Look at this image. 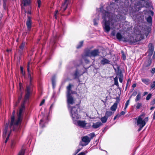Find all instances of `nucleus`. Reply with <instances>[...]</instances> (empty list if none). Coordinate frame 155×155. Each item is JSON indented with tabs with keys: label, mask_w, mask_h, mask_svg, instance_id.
<instances>
[{
	"label": "nucleus",
	"mask_w": 155,
	"mask_h": 155,
	"mask_svg": "<svg viewBox=\"0 0 155 155\" xmlns=\"http://www.w3.org/2000/svg\"><path fill=\"white\" fill-rule=\"evenodd\" d=\"M117 5L114 3L110 4L107 8L106 11L104 10L102 12V18L103 19V27L104 31L108 33L110 29L113 30L116 28L117 25V22L123 21L126 19V17L120 14L113 15L115 12L119 10L115 8Z\"/></svg>",
	"instance_id": "obj_1"
},
{
	"label": "nucleus",
	"mask_w": 155,
	"mask_h": 155,
	"mask_svg": "<svg viewBox=\"0 0 155 155\" xmlns=\"http://www.w3.org/2000/svg\"><path fill=\"white\" fill-rule=\"evenodd\" d=\"M70 108H71V115L72 119L74 120H76L79 117L78 112L80 111V109L78 105L76 104L75 106L71 107Z\"/></svg>",
	"instance_id": "obj_2"
},
{
	"label": "nucleus",
	"mask_w": 155,
	"mask_h": 155,
	"mask_svg": "<svg viewBox=\"0 0 155 155\" xmlns=\"http://www.w3.org/2000/svg\"><path fill=\"white\" fill-rule=\"evenodd\" d=\"M15 111L13 110L12 114V115L11 117V120L10 124L9 126V127L11 129L10 131H11L12 130L15 131L16 132H18L19 130H18L17 129L16 127H14L15 124L16 122L15 121Z\"/></svg>",
	"instance_id": "obj_3"
},
{
	"label": "nucleus",
	"mask_w": 155,
	"mask_h": 155,
	"mask_svg": "<svg viewBox=\"0 0 155 155\" xmlns=\"http://www.w3.org/2000/svg\"><path fill=\"white\" fill-rule=\"evenodd\" d=\"M23 110V108H21L19 111V113L18 114V119L16 121L14 127H16L17 129L19 130L20 129V126L19 125L21 121V114Z\"/></svg>",
	"instance_id": "obj_4"
},
{
	"label": "nucleus",
	"mask_w": 155,
	"mask_h": 155,
	"mask_svg": "<svg viewBox=\"0 0 155 155\" xmlns=\"http://www.w3.org/2000/svg\"><path fill=\"white\" fill-rule=\"evenodd\" d=\"M82 141L84 143H83L81 141L79 143V145L82 146H84L87 145L90 142L91 139L88 136H84L82 137Z\"/></svg>",
	"instance_id": "obj_5"
},
{
	"label": "nucleus",
	"mask_w": 155,
	"mask_h": 155,
	"mask_svg": "<svg viewBox=\"0 0 155 155\" xmlns=\"http://www.w3.org/2000/svg\"><path fill=\"white\" fill-rule=\"evenodd\" d=\"M152 62V59L150 58L144 64L142 68V70L144 72H146L148 69V67L149 66Z\"/></svg>",
	"instance_id": "obj_6"
},
{
	"label": "nucleus",
	"mask_w": 155,
	"mask_h": 155,
	"mask_svg": "<svg viewBox=\"0 0 155 155\" xmlns=\"http://www.w3.org/2000/svg\"><path fill=\"white\" fill-rule=\"evenodd\" d=\"M67 102L68 104L69 108L71 107L70 105H72L74 103V100L73 97L70 95H67Z\"/></svg>",
	"instance_id": "obj_7"
},
{
	"label": "nucleus",
	"mask_w": 155,
	"mask_h": 155,
	"mask_svg": "<svg viewBox=\"0 0 155 155\" xmlns=\"http://www.w3.org/2000/svg\"><path fill=\"white\" fill-rule=\"evenodd\" d=\"M143 115H141L138 117L137 121V125H139V126L142 125L143 127H144L145 125L146 122L145 121L143 120V119L141 117Z\"/></svg>",
	"instance_id": "obj_8"
},
{
	"label": "nucleus",
	"mask_w": 155,
	"mask_h": 155,
	"mask_svg": "<svg viewBox=\"0 0 155 155\" xmlns=\"http://www.w3.org/2000/svg\"><path fill=\"white\" fill-rule=\"evenodd\" d=\"M115 99L116 100V102L114 103V104L110 107V110H111L113 111H115L116 110V109L117 108L118 104L119 103L120 101L119 97H116Z\"/></svg>",
	"instance_id": "obj_9"
},
{
	"label": "nucleus",
	"mask_w": 155,
	"mask_h": 155,
	"mask_svg": "<svg viewBox=\"0 0 155 155\" xmlns=\"http://www.w3.org/2000/svg\"><path fill=\"white\" fill-rule=\"evenodd\" d=\"M100 52L99 50L98 49H95L92 50L91 55V57H95L99 55Z\"/></svg>",
	"instance_id": "obj_10"
},
{
	"label": "nucleus",
	"mask_w": 155,
	"mask_h": 155,
	"mask_svg": "<svg viewBox=\"0 0 155 155\" xmlns=\"http://www.w3.org/2000/svg\"><path fill=\"white\" fill-rule=\"evenodd\" d=\"M69 0H65L64 3L62 4L61 10L63 12H64L67 8Z\"/></svg>",
	"instance_id": "obj_11"
},
{
	"label": "nucleus",
	"mask_w": 155,
	"mask_h": 155,
	"mask_svg": "<svg viewBox=\"0 0 155 155\" xmlns=\"http://www.w3.org/2000/svg\"><path fill=\"white\" fill-rule=\"evenodd\" d=\"M28 19L26 21V25L27 26L28 29V31H30L31 28V18L28 16Z\"/></svg>",
	"instance_id": "obj_12"
},
{
	"label": "nucleus",
	"mask_w": 155,
	"mask_h": 155,
	"mask_svg": "<svg viewBox=\"0 0 155 155\" xmlns=\"http://www.w3.org/2000/svg\"><path fill=\"white\" fill-rule=\"evenodd\" d=\"M80 73V71L78 69H76L75 70L74 72V73L73 75L74 76V79H78L82 75Z\"/></svg>",
	"instance_id": "obj_13"
},
{
	"label": "nucleus",
	"mask_w": 155,
	"mask_h": 155,
	"mask_svg": "<svg viewBox=\"0 0 155 155\" xmlns=\"http://www.w3.org/2000/svg\"><path fill=\"white\" fill-rule=\"evenodd\" d=\"M143 7L141 5H140L139 2H137L135 5L134 8L136 11L138 12L141 10V8Z\"/></svg>",
	"instance_id": "obj_14"
},
{
	"label": "nucleus",
	"mask_w": 155,
	"mask_h": 155,
	"mask_svg": "<svg viewBox=\"0 0 155 155\" xmlns=\"http://www.w3.org/2000/svg\"><path fill=\"white\" fill-rule=\"evenodd\" d=\"M73 85L71 84H69L68 85L67 87V95H70L71 93L72 92L71 87Z\"/></svg>",
	"instance_id": "obj_15"
},
{
	"label": "nucleus",
	"mask_w": 155,
	"mask_h": 155,
	"mask_svg": "<svg viewBox=\"0 0 155 155\" xmlns=\"http://www.w3.org/2000/svg\"><path fill=\"white\" fill-rule=\"evenodd\" d=\"M77 123L78 126L82 127H84L86 124L85 121H81V120H78L77 121Z\"/></svg>",
	"instance_id": "obj_16"
},
{
	"label": "nucleus",
	"mask_w": 155,
	"mask_h": 155,
	"mask_svg": "<svg viewBox=\"0 0 155 155\" xmlns=\"http://www.w3.org/2000/svg\"><path fill=\"white\" fill-rule=\"evenodd\" d=\"M117 71L116 72L117 75L118 76V78L123 77V75L122 73V71L119 67L117 68Z\"/></svg>",
	"instance_id": "obj_17"
},
{
	"label": "nucleus",
	"mask_w": 155,
	"mask_h": 155,
	"mask_svg": "<svg viewBox=\"0 0 155 155\" xmlns=\"http://www.w3.org/2000/svg\"><path fill=\"white\" fill-rule=\"evenodd\" d=\"M27 71L28 72V78H29L30 80V85H31L32 83V78L31 76V74L29 73V64H28V65L27 66Z\"/></svg>",
	"instance_id": "obj_18"
},
{
	"label": "nucleus",
	"mask_w": 155,
	"mask_h": 155,
	"mask_svg": "<svg viewBox=\"0 0 155 155\" xmlns=\"http://www.w3.org/2000/svg\"><path fill=\"white\" fill-rule=\"evenodd\" d=\"M102 125V124L101 122H98L95 123H94L92 125V127L94 129H97Z\"/></svg>",
	"instance_id": "obj_19"
},
{
	"label": "nucleus",
	"mask_w": 155,
	"mask_h": 155,
	"mask_svg": "<svg viewBox=\"0 0 155 155\" xmlns=\"http://www.w3.org/2000/svg\"><path fill=\"white\" fill-rule=\"evenodd\" d=\"M110 61L105 58H103L101 61V64L104 65L106 64H109Z\"/></svg>",
	"instance_id": "obj_20"
},
{
	"label": "nucleus",
	"mask_w": 155,
	"mask_h": 155,
	"mask_svg": "<svg viewBox=\"0 0 155 155\" xmlns=\"http://www.w3.org/2000/svg\"><path fill=\"white\" fill-rule=\"evenodd\" d=\"M92 50H91L89 49H87L85 50V54L86 56L90 57H91V52Z\"/></svg>",
	"instance_id": "obj_21"
},
{
	"label": "nucleus",
	"mask_w": 155,
	"mask_h": 155,
	"mask_svg": "<svg viewBox=\"0 0 155 155\" xmlns=\"http://www.w3.org/2000/svg\"><path fill=\"white\" fill-rule=\"evenodd\" d=\"M8 123H7L5 125V127L4 130V133L3 134V137H6L7 133L8 131Z\"/></svg>",
	"instance_id": "obj_22"
},
{
	"label": "nucleus",
	"mask_w": 155,
	"mask_h": 155,
	"mask_svg": "<svg viewBox=\"0 0 155 155\" xmlns=\"http://www.w3.org/2000/svg\"><path fill=\"white\" fill-rule=\"evenodd\" d=\"M142 82L146 85H148L150 83V80L147 78H142Z\"/></svg>",
	"instance_id": "obj_23"
},
{
	"label": "nucleus",
	"mask_w": 155,
	"mask_h": 155,
	"mask_svg": "<svg viewBox=\"0 0 155 155\" xmlns=\"http://www.w3.org/2000/svg\"><path fill=\"white\" fill-rule=\"evenodd\" d=\"M151 28L149 27L147 28L146 30L145 31V32L144 33L145 35L146 38H147L149 33L150 32Z\"/></svg>",
	"instance_id": "obj_24"
},
{
	"label": "nucleus",
	"mask_w": 155,
	"mask_h": 155,
	"mask_svg": "<svg viewBox=\"0 0 155 155\" xmlns=\"http://www.w3.org/2000/svg\"><path fill=\"white\" fill-rule=\"evenodd\" d=\"M149 51L153 52L154 47L153 45L151 43H150L149 44Z\"/></svg>",
	"instance_id": "obj_25"
},
{
	"label": "nucleus",
	"mask_w": 155,
	"mask_h": 155,
	"mask_svg": "<svg viewBox=\"0 0 155 155\" xmlns=\"http://www.w3.org/2000/svg\"><path fill=\"white\" fill-rule=\"evenodd\" d=\"M56 78L55 76H54L52 77L51 79L52 83V84L53 87L54 88L56 84Z\"/></svg>",
	"instance_id": "obj_26"
},
{
	"label": "nucleus",
	"mask_w": 155,
	"mask_h": 155,
	"mask_svg": "<svg viewBox=\"0 0 155 155\" xmlns=\"http://www.w3.org/2000/svg\"><path fill=\"white\" fill-rule=\"evenodd\" d=\"M116 36L117 39H118L119 41H121V39L123 37L122 36L120 33H117L116 34Z\"/></svg>",
	"instance_id": "obj_27"
},
{
	"label": "nucleus",
	"mask_w": 155,
	"mask_h": 155,
	"mask_svg": "<svg viewBox=\"0 0 155 155\" xmlns=\"http://www.w3.org/2000/svg\"><path fill=\"white\" fill-rule=\"evenodd\" d=\"M112 114V112L110 110L107 111L105 114V116L107 117L108 118L110 116H111Z\"/></svg>",
	"instance_id": "obj_28"
},
{
	"label": "nucleus",
	"mask_w": 155,
	"mask_h": 155,
	"mask_svg": "<svg viewBox=\"0 0 155 155\" xmlns=\"http://www.w3.org/2000/svg\"><path fill=\"white\" fill-rule=\"evenodd\" d=\"M30 3V0H23V5L26 6L29 5Z\"/></svg>",
	"instance_id": "obj_29"
},
{
	"label": "nucleus",
	"mask_w": 155,
	"mask_h": 155,
	"mask_svg": "<svg viewBox=\"0 0 155 155\" xmlns=\"http://www.w3.org/2000/svg\"><path fill=\"white\" fill-rule=\"evenodd\" d=\"M84 43L83 41H81L79 42L78 44L77 45L76 48L78 49L81 48L83 45Z\"/></svg>",
	"instance_id": "obj_30"
},
{
	"label": "nucleus",
	"mask_w": 155,
	"mask_h": 155,
	"mask_svg": "<svg viewBox=\"0 0 155 155\" xmlns=\"http://www.w3.org/2000/svg\"><path fill=\"white\" fill-rule=\"evenodd\" d=\"M25 151V149L22 147L21 150L18 153V155H24Z\"/></svg>",
	"instance_id": "obj_31"
},
{
	"label": "nucleus",
	"mask_w": 155,
	"mask_h": 155,
	"mask_svg": "<svg viewBox=\"0 0 155 155\" xmlns=\"http://www.w3.org/2000/svg\"><path fill=\"white\" fill-rule=\"evenodd\" d=\"M107 118H108L105 116L101 118V120L103 123H105L107 122Z\"/></svg>",
	"instance_id": "obj_32"
},
{
	"label": "nucleus",
	"mask_w": 155,
	"mask_h": 155,
	"mask_svg": "<svg viewBox=\"0 0 155 155\" xmlns=\"http://www.w3.org/2000/svg\"><path fill=\"white\" fill-rule=\"evenodd\" d=\"M16 144L15 141L13 140H12L11 141V147L12 149H13L15 146V145Z\"/></svg>",
	"instance_id": "obj_33"
},
{
	"label": "nucleus",
	"mask_w": 155,
	"mask_h": 155,
	"mask_svg": "<svg viewBox=\"0 0 155 155\" xmlns=\"http://www.w3.org/2000/svg\"><path fill=\"white\" fill-rule=\"evenodd\" d=\"M140 96H141V93L140 92H139V93H138V94L137 96L136 97V99H135V101L136 102L138 101L141 98Z\"/></svg>",
	"instance_id": "obj_34"
},
{
	"label": "nucleus",
	"mask_w": 155,
	"mask_h": 155,
	"mask_svg": "<svg viewBox=\"0 0 155 155\" xmlns=\"http://www.w3.org/2000/svg\"><path fill=\"white\" fill-rule=\"evenodd\" d=\"M25 45V42H23L22 43H21V45H20L19 46V48L20 49L23 50Z\"/></svg>",
	"instance_id": "obj_35"
},
{
	"label": "nucleus",
	"mask_w": 155,
	"mask_h": 155,
	"mask_svg": "<svg viewBox=\"0 0 155 155\" xmlns=\"http://www.w3.org/2000/svg\"><path fill=\"white\" fill-rule=\"evenodd\" d=\"M147 22L149 23H151L152 22V18L151 16H149V17L147 18Z\"/></svg>",
	"instance_id": "obj_36"
},
{
	"label": "nucleus",
	"mask_w": 155,
	"mask_h": 155,
	"mask_svg": "<svg viewBox=\"0 0 155 155\" xmlns=\"http://www.w3.org/2000/svg\"><path fill=\"white\" fill-rule=\"evenodd\" d=\"M152 94L151 93L149 94L147 96L146 98V100L147 101L149 100L151 98Z\"/></svg>",
	"instance_id": "obj_37"
},
{
	"label": "nucleus",
	"mask_w": 155,
	"mask_h": 155,
	"mask_svg": "<svg viewBox=\"0 0 155 155\" xmlns=\"http://www.w3.org/2000/svg\"><path fill=\"white\" fill-rule=\"evenodd\" d=\"M121 40L125 42H127L129 41V40L128 39L126 38H125L124 37H123L121 39Z\"/></svg>",
	"instance_id": "obj_38"
},
{
	"label": "nucleus",
	"mask_w": 155,
	"mask_h": 155,
	"mask_svg": "<svg viewBox=\"0 0 155 155\" xmlns=\"http://www.w3.org/2000/svg\"><path fill=\"white\" fill-rule=\"evenodd\" d=\"M30 93H27L25 94V100H28V99L29 95H30Z\"/></svg>",
	"instance_id": "obj_39"
},
{
	"label": "nucleus",
	"mask_w": 155,
	"mask_h": 155,
	"mask_svg": "<svg viewBox=\"0 0 155 155\" xmlns=\"http://www.w3.org/2000/svg\"><path fill=\"white\" fill-rule=\"evenodd\" d=\"M142 106V104L140 103H138L137 104L136 108L137 109H139Z\"/></svg>",
	"instance_id": "obj_40"
},
{
	"label": "nucleus",
	"mask_w": 155,
	"mask_h": 155,
	"mask_svg": "<svg viewBox=\"0 0 155 155\" xmlns=\"http://www.w3.org/2000/svg\"><path fill=\"white\" fill-rule=\"evenodd\" d=\"M7 0H3V7L4 9L6 8V2Z\"/></svg>",
	"instance_id": "obj_41"
},
{
	"label": "nucleus",
	"mask_w": 155,
	"mask_h": 155,
	"mask_svg": "<svg viewBox=\"0 0 155 155\" xmlns=\"http://www.w3.org/2000/svg\"><path fill=\"white\" fill-rule=\"evenodd\" d=\"M95 136V134L94 133H91L89 134V136L91 137V139H92Z\"/></svg>",
	"instance_id": "obj_42"
},
{
	"label": "nucleus",
	"mask_w": 155,
	"mask_h": 155,
	"mask_svg": "<svg viewBox=\"0 0 155 155\" xmlns=\"http://www.w3.org/2000/svg\"><path fill=\"white\" fill-rule=\"evenodd\" d=\"M20 70L21 73L23 75H24L25 74V72L23 71V68L21 66L20 67Z\"/></svg>",
	"instance_id": "obj_43"
},
{
	"label": "nucleus",
	"mask_w": 155,
	"mask_h": 155,
	"mask_svg": "<svg viewBox=\"0 0 155 155\" xmlns=\"http://www.w3.org/2000/svg\"><path fill=\"white\" fill-rule=\"evenodd\" d=\"M150 87L151 89H153L155 87V81H153V83L151 84Z\"/></svg>",
	"instance_id": "obj_44"
},
{
	"label": "nucleus",
	"mask_w": 155,
	"mask_h": 155,
	"mask_svg": "<svg viewBox=\"0 0 155 155\" xmlns=\"http://www.w3.org/2000/svg\"><path fill=\"white\" fill-rule=\"evenodd\" d=\"M81 149L79 148L77 149V150L75 151V153L73 154V155H76V154L81 150Z\"/></svg>",
	"instance_id": "obj_45"
},
{
	"label": "nucleus",
	"mask_w": 155,
	"mask_h": 155,
	"mask_svg": "<svg viewBox=\"0 0 155 155\" xmlns=\"http://www.w3.org/2000/svg\"><path fill=\"white\" fill-rule=\"evenodd\" d=\"M115 30H113L112 31L111 33V35L114 36L115 35Z\"/></svg>",
	"instance_id": "obj_46"
},
{
	"label": "nucleus",
	"mask_w": 155,
	"mask_h": 155,
	"mask_svg": "<svg viewBox=\"0 0 155 155\" xmlns=\"http://www.w3.org/2000/svg\"><path fill=\"white\" fill-rule=\"evenodd\" d=\"M155 104V99H153L152 101H151L150 102V105H153Z\"/></svg>",
	"instance_id": "obj_47"
},
{
	"label": "nucleus",
	"mask_w": 155,
	"mask_h": 155,
	"mask_svg": "<svg viewBox=\"0 0 155 155\" xmlns=\"http://www.w3.org/2000/svg\"><path fill=\"white\" fill-rule=\"evenodd\" d=\"M43 122V119H42L40 121V124L42 128H43V127H45V125L44 124H43L41 126V123L42 122Z\"/></svg>",
	"instance_id": "obj_48"
},
{
	"label": "nucleus",
	"mask_w": 155,
	"mask_h": 155,
	"mask_svg": "<svg viewBox=\"0 0 155 155\" xmlns=\"http://www.w3.org/2000/svg\"><path fill=\"white\" fill-rule=\"evenodd\" d=\"M148 52L149 54L148 56L150 58L152 55L153 52L148 51Z\"/></svg>",
	"instance_id": "obj_49"
},
{
	"label": "nucleus",
	"mask_w": 155,
	"mask_h": 155,
	"mask_svg": "<svg viewBox=\"0 0 155 155\" xmlns=\"http://www.w3.org/2000/svg\"><path fill=\"white\" fill-rule=\"evenodd\" d=\"M37 2L38 4V7L39 8H40L41 6V1L40 0H38Z\"/></svg>",
	"instance_id": "obj_50"
},
{
	"label": "nucleus",
	"mask_w": 155,
	"mask_h": 155,
	"mask_svg": "<svg viewBox=\"0 0 155 155\" xmlns=\"http://www.w3.org/2000/svg\"><path fill=\"white\" fill-rule=\"evenodd\" d=\"M94 22V24L95 25H97V19H94L93 20Z\"/></svg>",
	"instance_id": "obj_51"
},
{
	"label": "nucleus",
	"mask_w": 155,
	"mask_h": 155,
	"mask_svg": "<svg viewBox=\"0 0 155 155\" xmlns=\"http://www.w3.org/2000/svg\"><path fill=\"white\" fill-rule=\"evenodd\" d=\"M121 52L122 53V57L124 60H125L126 59V56L124 53V52L123 51H121Z\"/></svg>",
	"instance_id": "obj_52"
},
{
	"label": "nucleus",
	"mask_w": 155,
	"mask_h": 155,
	"mask_svg": "<svg viewBox=\"0 0 155 155\" xmlns=\"http://www.w3.org/2000/svg\"><path fill=\"white\" fill-rule=\"evenodd\" d=\"M22 98V93H21L20 94V95L19 97L18 98V101L17 103H19L20 102V101L21 100Z\"/></svg>",
	"instance_id": "obj_53"
},
{
	"label": "nucleus",
	"mask_w": 155,
	"mask_h": 155,
	"mask_svg": "<svg viewBox=\"0 0 155 155\" xmlns=\"http://www.w3.org/2000/svg\"><path fill=\"white\" fill-rule=\"evenodd\" d=\"M151 73L153 74L155 73V68H153L151 71Z\"/></svg>",
	"instance_id": "obj_54"
},
{
	"label": "nucleus",
	"mask_w": 155,
	"mask_h": 155,
	"mask_svg": "<svg viewBox=\"0 0 155 155\" xmlns=\"http://www.w3.org/2000/svg\"><path fill=\"white\" fill-rule=\"evenodd\" d=\"M23 50H22L20 49V50H19L18 51V53H19V54L20 55H22V54H23V52H22Z\"/></svg>",
	"instance_id": "obj_55"
},
{
	"label": "nucleus",
	"mask_w": 155,
	"mask_h": 155,
	"mask_svg": "<svg viewBox=\"0 0 155 155\" xmlns=\"http://www.w3.org/2000/svg\"><path fill=\"white\" fill-rule=\"evenodd\" d=\"M30 87H28L27 88V92L30 93Z\"/></svg>",
	"instance_id": "obj_56"
},
{
	"label": "nucleus",
	"mask_w": 155,
	"mask_h": 155,
	"mask_svg": "<svg viewBox=\"0 0 155 155\" xmlns=\"http://www.w3.org/2000/svg\"><path fill=\"white\" fill-rule=\"evenodd\" d=\"M45 99H43L41 102V103L40 104V106H41L42 105L45 103Z\"/></svg>",
	"instance_id": "obj_57"
},
{
	"label": "nucleus",
	"mask_w": 155,
	"mask_h": 155,
	"mask_svg": "<svg viewBox=\"0 0 155 155\" xmlns=\"http://www.w3.org/2000/svg\"><path fill=\"white\" fill-rule=\"evenodd\" d=\"M137 94V91H134L132 94V95L131 96H136Z\"/></svg>",
	"instance_id": "obj_58"
},
{
	"label": "nucleus",
	"mask_w": 155,
	"mask_h": 155,
	"mask_svg": "<svg viewBox=\"0 0 155 155\" xmlns=\"http://www.w3.org/2000/svg\"><path fill=\"white\" fill-rule=\"evenodd\" d=\"M125 114V112L122 111L120 112V115H120V116L121 115H124Z\"/></svg>",
	"instance_id": "obj_59"
},
{
	"label": "nucleus",
	"mask_w": 155,
	"mask_h": 155,
	"mask_svg": "<svg viewBox=\"0 0 155 155\" xmlns=\"http://www.w3.org/2000/svg\"><path fill=\"white\" fill-rule=\"evenodd\" d=\"M139 127H140L138 129V130H137V131L138 132H139L142 129V128L143 127V126L142 125V126H140Z\"/></svg>",
	"instance_id": "obj_60"
},
{
	"label": "nucleus",
	"mask_w": 155,
	"mask_h": 155,
	"mask_svg": "<svg viewBox=\"0 0 155 155\" xmlns=\"http://www.w3.org/2000/svg\"><path fill=\"white\" fill-rule=\"evenodd\" d=\"M119 78V80L120 82V83H122L123 81V77H120V78Z\"/></svg>",
	"instance_id": "obj_61"
},
{
	"label": "nucleus",
	"mask_w": 155,
	"mask_h": 155,
	"mask_svg": "<svg viewBox=\"0 0 155 155\" xmlns=\"http://www.w3.org/2000/svg\"><path fill=\"white\" fill-rule=\"evenodd\" d=\"M120 117V115H119L117 114L114 117V120H115L117 117Z\"/></svg>",
	"instance_id": "obj_62"
},
{
	"label": "nucleus",
	"mask_w": 155,
	"mask_h": 155,
	"mask_svg": "<svg viewBox=\"0 0 155 155\" xmlns=\"http://www.w3.org/2000/svg\"><path fill=\"white\" fill-rule=\"evenodd\" d=\"M114 81V84L116 85L118 87L119 86V84L118 81Z\"/></svg>",
	"instance_id": "obj_63"
},
{
	"label": "nucleus",
	"mask_w": 155,
	"mask_h": 155,
	"mask_svg": "<svg viewBox=\"0 0 155 155\" xmlns=\"http://www.w3.org/2000/svg\"><path fill=\"white\" fill-rule=\"evenodd\" d=\"M85 154L84 152H81L78 154V155H85Z\"/></svg>",
	"instance_id": "obj_64"
}]
</instances>
